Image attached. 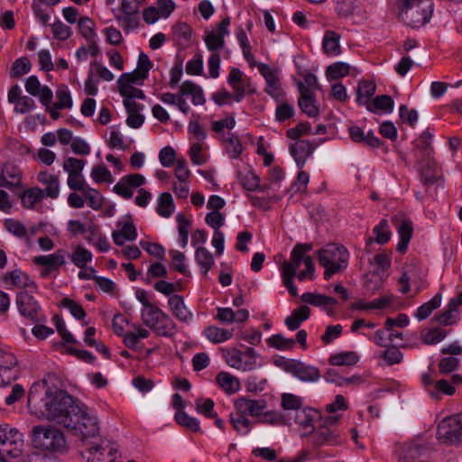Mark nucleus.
<instances>
[{"mask_svg":"<svg viewBox=\"0 0 462 462\" xmlns=\"http://www.w3.org/2000/svg\"><path fill=\"white\" fill-rule=\"evenodd\" d=\"M81 402L67 392L47 386L46 381L35 383L30 389L27 405L38 416L66 427L79 412Z\"/></svg>","mask_w":462,"mask_h":462,"instance_id":"f257e3e1","label":"nucleus"},{"mask_svg":"<svg viewBox=\"0 0 462 462\" xmlns=\"http://www.w3.org/2000/svg\"><path fill=\"white\" fill-rule=\"evenodd\" d=\"M79 411L65 428L86 447L82 456L86 457L87 462H102L103 451L107 445H105L104 439H101L99 420L83 403L79 407Z\"/></svg>","mask_w":462,"mask_h":462,"instance_id":"f03ea898","label":"nucleus"},{"mask_svg":"<svg viewBox=\"0 0 462 462\" xmlns=\"http://www.w3.org/2000/svg\"><path fill=\"white\" fill-rule=\"evenodd\" d=\"M313 249L310 243L296 244L293 247L291 258L285 261L281 268L282 282L292 296L298 295L297 287L293 283V279L299 281L312 280L315 274V264L309 254Z\"/></svg>","mask_w":462,"mask_h":462,"instance_id":"7ed1b4c3","label":"nucleus"},{"mask_svg":"<svg viewBox=\"0 0 462 462\" xmlns=\"http://www.w3.org/2000/svg\"><path fill=\"white\" fill-rule=\"evenodd\" d=\"M31 437L32 446L41 451L64 454L69 449L64 433L53 426H34Z\"/></svg>","mask_w":462,"mask_h":462,"instance_id":"20e7f679","label":"nucleus"},{"mask_svg":"<svg viewBox=\"0 0 462 462\" xmlns=\"http://www.w3.org/2000/svg\"><path fill=\"white\" fill-rule=\"evenodd\" d=\"M399 17L411 28H420L430 19L433 11L432 0H400Z\"/></svg>","mask_w":462,"mask_h":462,"instance_id":"39448f33","label":"nucleus"},{"mask_svg":"<svg viewBox=\"0 0 462 462\" xmlns=\"http://www.w3.org/2000/svg\"><path fill=\"white\" fill-rule=\"evenodd\" d=\"M349 253L339 244H328L319 249V265L325 268L323 277L328 281L336 273L344 272L348 266Z\"/></svg>","mask_w":462,"mask_h":462,"instance_id":"423d86ee","label":"nucleus"},{"mask_svg":"<svg viewBox=\"0 0 462 462\" xmlns=\"http://www.w3.org/2000/svg\"><path fill=\"white\" fill-rule=\"evenodd\" d=\"M221 351L226 363L236 370L247 372L254 370L260 365L258 363L260 356L252 347H246L245 351L236 347L223 348Z\"/></svg>","mask_w":462,"mask_h":462,"instance_id":"0eeeda50","label":"nucleus"},{"mask_svg":"<svg viewBox=\"0 0 462 462\" xmlns=\"http://www.w3.org/2000/svg\"><path fill=\"white\" fill-rule=\"evenodd\" d=\"M33 291H21L15 296V304L21 316L32 323L46 321V316L39 301L32 296Z\"/></svg>","mask_w":462,"mask_h":462,"instance_id":"6e6552de","label":"nucleus"},{"mask_svg":"<svg viewBox=\"0 0 462 462\" xmlns=\"http://www.w3.org/2000/svg\"><path fill=\"white\" fill-rule=\"evenodd\" d=\"M23 447V434L8 425H0V455L17 457Z\"/></svg>","mask_w":462,"mask_h":462,"instance_id":"1a4fd4ad","label":"nucleus"},{"mask_svg":"<svg viewBox=\"0 0 462 462\" xmlns=\"http://www.w3.org/2000/svg\"><path fill=\"white\" fill-rule=\"evenodd\" d=\"M437 436L441 443L447 445L462 443V414L442 420L438 426Z\"/></svg>","mask_w":462,"mask_h":462,"instance_id":"9d476101","label":"nucleus"},{"mask_svg":"<svg viewBox=\"0 0 462 462\" xmlns=\"http://www.w3.org/2000/svg\"><path fill=\"white\" fill-rule=\"evenodd\" d=\"M185 97H190L195 106L205 103L202 88L192 81H184L179 88V97L175 106L185 115L189 112V106L185 100Z\"/></svg>","mask_w":462,"mask_h":462,"instance_id":"9b49d317","label":"nucleus"},{"mask_svg":"<svg viewBox=\"0 0 462 462\" xmlns=\"http://www.w3.org/2000/svg\"><path fill=\"white\" fill-rule=\"evenodd\" d=\"M230 18H224L215 29L207 32L204 37L205 44L212 53L217 52L225 46V37L229 34Z\"/></svg>","mask_w":462,"mask_h":462,"instance_id":"f8f14e48","label":"nucleus"},{"mask_svg":"<svg viewBox=\"0 0 462 462\" xmlns=\"http://www.w3.org/2000/svg\"><path fill=\"white\" fill-rule=\"evenodd\" d=\"M274 364L277 366L292 373L302 381H314L318 377V370L316 368L307 366L295 360H289L281 357L274 359Z\"/></svg>","mask_w":462,"mask_h":462,"instance_id":"ddd939ff","label":"nucleus"},{"mask_svg":"<svg viewBox=\"0 0 462 462\" xmlns=\"http://www.w3.org/2000/svg\"><path fill=\"white\" fill-rule=\"evenodd\" d=\"M258 70L266 81L265 92L274 99L282 101L284 93L279 81L278 70L264 63L258 64Z\"/></svg>","mask_w":462,"mask_h":462,"instance_id":"4468645a","label":"nucleus"},{"mask_svg":"<svg viewBox=\"0 0 462 462\" xmlns=\"http://www.w3.org/2000/svg\"><path fill=\"white\" fill-rule=\"evenodd\" d=\"M318 411L310 407H303L294 414V421L301 437H308L316 429Z\"/></svg>","mask_w":462,"mask_h":462,"instance_id":"2eb2a0df","label":"nucleus"},{"mask_svg":"<svg viewBox=\"0 0 462 462\" xmlns=\"http://www.w3.org/2000/svg\"><path fill=\"white\" fill-rule=\"evenodd\" d=\"M17 364L12 353L0 348V386L10 383L17 377Z\"/></svg>","mask_w":462,"mask_h":462,"instance_id":"dca6fc26","label":"nucleus"},{"mask_svg":"<svg viewBox=\"0 0 462 462\" xmlns=\"http://www.w3.org/2000/svg\"><path fill=\"white\" fill-rule=\"evenodd\" d=\"M138 81L142 80L134 78L130 74H122L117 80L121 96L125 98H131L132 100H134V98L144 99L145 95L143 91L132 86V84L137 83Z\"/></svg>","mask_w":462,"mask_h":462,"instance_id":"f3484780","label":"nucleus"},{"mask_svg":"<svg viewBox=\"0 0 462 462\" xmlns=\"http://www.w3.org/2000/svg\"><path fill=\"white\" fill-rule=\"evenodd\" d=\"M4 282L6 284L23 289V291H37L36 283L19 269L6 273L4 276Z\"/></svg>","mask_w":462,"mask_h":462,"instance_id":"a211bd4d","label":"nucleus"},{"mask_svg":"<svg viewBox=\"0 0 462 462\" xmlns=\"http://www.w3.org/2000/svg\"><path fill=\"white\" fill-rule=\"evenodd\" d=\"M32 261L35 264L46 268L45 273H42L45 276L48 273L58 270L65 264V252L63 250H57L51 254L36 256Z\"/></svg>","mask_w":462,"mask_h":462,"instance_id":"6ab92c4d","label":"nucleus"},{"mask_svg":"<svg viewBox=\"0 0 462 462\" xmlns=\"http://www.w3.org/2000/svg\"><path fill=\"white\" fill-rule=\"evenodd\" d=\"M236 410L245 415L258 417L266 408V402L261 400H252L245 397H240L235 402Z\"/></svg>","mask_w":462,"mask_h":462,"instance_id":"aec40b11","label":"nucleus"},{"mask_svg":"<svg viewBox=\"0 0 462 462\" xmlns=\"http://www.w3.org/2000/svg\"><path fill=\"white\" fill-rule=\"evenodd\" d=\"M215 319L222 324L244 323L249 319V312L245 309L235 311L231 308L218 307Z\"/></svg>","mask_w":462,"mask_h":462,"instance_id":"412c9836","label":"nucleus"},{"mask_svg":"<svg viewBox=\"0 0 462 462\" xmlns=\"http://www.w3.org/2000/svg\"><path fill=\"white\" fill-rule=\"evenodd\" d=\"M227 83L234 90L235 100L236 102L242 101L246 93V87L249 86L244 73L237 68H232L227 77Z\"/></svg>","mask_w":462,"mask_h":462,"instance_id":"4be33fe9","label":"nucleus"},{"mask_svg":"<svg viewBox=\"0 0 462 462\" xmlns=\"http://www.w3.org/2000/svg\"><path fill=\"white\" fill-rule=\"evenodd\" d=\"M120 227L112 233L114 243L117 245H123L125 241H134L137 237L136 228L131 220L118 224Z\"/></svg>","mask_w":462,"mask_h":462,"instance_id":"5701e85b","label":"nucleus"},{"mask_svg":"<svg viewBox=\"0 0 462 462\" xmlns=\"http://www.w3.org/2000/svg\"><path fill=\"white\" fill-rule=\"evenodd\" d=\"M393 222L397 226V231L400 236V241L397 245V251L403 254L406 252L408 244L412 236V224L410 220L403 219L399 223L397 217H393Z\"/></svg>","mask_w":462,"mask_h":462,"instance_id":"b1692460","label":"nucleus"},{"mask_svg":"<svg viewBox=\"0 0 462 462\" xmlns=\"http://www.w3.org/2000/svg\"><path fill=\"white\" fill-rule=\"evenodd\" d=\"M300 97L299 98V106L303 113L309 116H316L318 115V107L315 105L314 95L310 88H306L303 83L298 85Z\"/></svg>","mask_w":462,"mask_h":462,"instance_id":"393cba45","label":"nucleus"},{"mask_svg":"<svg viewBox=\"0 0 462 462\" xmlns=\"http://www.w3.org/2000/svg\"><path fill=\"white\" fill-rule=\"evenodd\" d=\"M314 150L315 145L306 140H298L290 147L291 154L300 167H301L305 160L313 153Z\"/></svg>","mask_w":462,"mask_h":462,"instance_id":"a878e982","label":"nucleus"},{"mask_svg":"<svg viewBox=\"0 0 462 462\" xmlns=\"http://www.w3.org/2000/svg\"><path fill=\"white\" fill-rule=\"evenodd\" d=\"M38 180L45 186V189H42L45 197L51 199L58 198L60 194L58 176L49 173L48 171H41L38 174Z\"/></svg>","mask_w":462,"mask_h":462,"instance_id":"bb28decb","label":"nucleus"},{"mask_svg":"<svg viewBox=\"0 0 462 462\" xmlns=\"http://www.w3.org/2000/svg\"><path fill=\"white\" fill-rule=\"evenodd\" d=\"M168 303L173 315L180 321L187 322L192 319V313L187 309L182 296L171 295Z\"/></svg>","mask_w":462,"mask_h":462,"instance_id":"cd10ccee","label":"nucleus"},{"mask_svg":"<svg viewBox=\"0 0 462 462\" xmlns=\"http://www.w3.org/2000/svg\"><path fill=\"white\" fill-rule=\"evenodd\" d=\"M4 179L6 182V188H17L22 183L23 172L21 169L13 162H6L2 167Z\"/></svg>","mask_w":462,"mask_h":462,"instance_id":"c85d7f7f","label":"nucleus"},{"mask_svg":"<svg viewBox=\"0 0 462 462\" xmlns=\"http://www.w3.org/2000/svg\"><path fill=\"white\" fill-rule=\"evenodd\" d=\"M150 328L158 336L166 337H172L177 330L174 321L164 312L158 321H156Z\"/></svg>","mask_w":462,"mask_h":462,"instance_id":"c756f323","label":"nucleus"},{"mask_svg":"<svg viewBox=\"0 0 462 462\" xmlns=\"http://www.w3.org/2000/svg\"><path fill=\"white\" fill-rule=\"evenodd\" d=\"M234 329H226L215 325L207 327L203 335L213 344H219L230 339L234 335Z\"/></svg>","mask_w":462,"mask_h":462,"instance_id":"7c9ffc66","label":"nucleus"},{"mask_svg":"<svg viewBox=\"0 0 462 462\" xmlns=\"http://www.w3.org/2000/svg\"><path fill=\"white\" fill-rule=\"evenodd\" d=\"M218 386L227 394L237 393L241 384L239 379L227 372H220L216 377Z\"/></svg>","mask_w":462,"mask_h":462,"instance_id":"2f4dec72","label":"nucleus"},{"mask_svg":"<svg viewBox=\"0 0 462 462\" xmlns=\"http://www.w3.org/2000/svg\"><path fill=\"white\" fill-rule=\"evenodd\" d=\"M340 35L334 31H327L322 41L323 51L329 56H337L341 53L339 44Z\"/></svg>","mask_w":462,"mask_h":462,"instance_id":"473e14b6","label":"nucleus"},{"mask_svg":"<svg viewBox=\"0 0 462 462\" xmlns=\"http://www.w3.org/2000/svg\"><path fill=\"white\" fill-rule=\"evenodd\" d=\"M310 315V309L302 305L295 309L290 316L285 319V325L290 330H296L300 328V324L309 319Z\"/></svg>","mask_w":462,"mask_h":462,"instance_id":"72a5a7b5","label":"nucleus"},{"mask_svg":"<svg viewBox=\"0 0 462 462\" xmlns=\"http://www.w3.org/2000/svg\"><path fill=\"white\" fill-rule=\"evenodd\" d=\"M376 85L372 81L361 80L358 83L356 89V102L359 105L367 106L370 103V98L374 95Z\"/></svg>","mask_w":462,"mask_h":462,"instance_id":"f704fd0d","label":"nucleus"},{"mask_svg":"<svg viewBox=\"0 0 462 462\" xmlns=\"http://www.w3.org/2000/svg\"><path fill=\"white\" fill-rule=\"evenodd\" d=\"M393 100L388 95H380L374 98L373 102L367 104L368 111L377 113L379 111L391 113L393 110Z\"/></svg>","mask_w":462,"mask_h":462,"instance_id":"c9c22d12","label":"nucleus"},{"mask_svg":"<svg viewBox=\"0 0 462 462\" xmlns=\"http://www.w3.org/2000/svg\"><path fill=\"white\" fill-rule=\"evenodd\" d=\"M230 423L234 430L241 435H246L250 432L254 422L251 421L245 414L236 411V413L230 415Z\"/></svg>","mask_w":462,"mask_h":462,"instance_id":"e433bc0d","label":"nucleus"},{"mask_svg":"<svg viewBox=\"0 0 462 462\" xmlns=\"http://www.w3.org/2000/svg\"><path fill=\"white\" fill-rule=\"evenodd\" d=\"M281 406L286 411V415L291 416L292 412L295 414L297 411L302 409V400L295 394L284 393L281 396Z\"/></svg>","mask_w":462,"mask_h":462,"instance_id":"4c0bfd02","label":"nucleus"},{"mask_svg":"<svg viewBox=\"0 0 462 462\" xmlns=\"http://www.w3.org/2000/svg\"><path fill=\"white\" fill-rule=\"evenodd\" d=\"M195 259L201 268L203 275H207L208 271L213 267L215 262L212 254L205 247L199 246L195 252Z\"/></svg>","mask_w":462,"mask_h":462,"instance_id":"58836bf2","label":"nucleus"},{"mask_svg":"<svg viewBox=\"0 0 462 462\" xmlns=\"http://www.w3.org/2000/svg\"><path fill=\"white\" fill-rule=\"evenodd\" d=\"M438 168L433 161L428 160L423 162L420 169V180L424 185H432L438 179Z\"/></svg>","mask_w":462,"mask_h":462,"instance_id":"ea45409f","label":"nucleus"},{"mask_svg":"<svg viewBox=\"0 0 462 462\" xmlns=\"http://www.w3.org/2000/svg\"><path fill=\"white\" fill-rule=\"evenodd\" d=\"M350 66L345 62H335L329 65L325 71L326 79L328 81L338 80L349 74Z\"/></svg>","mask_w":462,"mask_h":462,"instance_id":"a19ab883","label":"nucleus"},{"mask_svg":"<svg viewBox=\"0 0 462 462\" xmlns=\"http://www.w3.org/2000/svg\"><path fill=\"white\" fill-rule=\"evenodd\" d=\"M223 143L225 150L231 159H236L243 152V145L237 136L228 134L224 137Z\"/></svg>","mask_w":462,"mask_h":462,"instance_id":"79ce46f5","label":"nucleus"},{"mask_svg":"<svg viewBox=\"0 0 462 462\" xmlns=\"http://www.w3.org/2000/svg\"><path fill=\"white\" fill-rule=\"evenodd\" d=\"M44 197V191L42 189L32 188L23 192L21 198L22 204L27 208H33Z\"/></svg>","mask_w":462,"mask_h":462,"instance_id":"37998d69","label":"nucleus"},{"mask_svg":"<svg viewBox=\"0 0 462 462\" xmlns=\"http://www.w3.org/2000/svg\"><path fill=\"white\" fill-rule=\"evenodd\" d=\"M441 303V295L436 294L430 300L420 306L416 311L415 317L419 320L427 319L434 310L438 309Z\"/></svg>","mask_w":462,"mask_h":462,"instance_id":"c03bdc74","label":"nucleus"},{"mask_svg":"<svg viewBox=\"0 0 462 462\" xmlns=\"http://www.w3.org/2000/svg\"><path fill=\"white\" fill-rule=\"evenodd\" d=\"M359 359L358 355L354 351L341 352L333 355L329 358V363L332 365H354Z\"/></svg>","mask_w":462,"mask_h":462,"instance_id":"a18cd8bd","label":"nucleus"},{"mask_svg":"<svg viewBox=\"0 0 462 462\" xmlns=\"http://www.w3.org/2000/svg\"><path fill=\"white\" fill-rule=\"evenodd\" d=\"M457 306L451 300L448 304V308L441 313L437 314L434 319L442 326L454 324L457 321L455 312L457 311Z\"/></svg>","mask_w":462,"mask_h":462,"instance_id":"49530a36","label":"nucleus"},{"mask_svg":"<svg viewBox=\"0 0 462 462\" xmlns=\"http://www.w3.org/2000/svg\"><path fill=\"white\" fill-rule=\"evenodd\" d=\"M70 261L79 269H83L92 261V254L89 250L79 245L70 255Z\"/></svg>","mask_w":462,"mask_h":462,"instance_id":"de8ad7c7","label":"nucleus"},{"mask_svg":"<svg viewBox=\"0 0 462 462\" xmlns=\"http://www.w3.org/2000/svg\"><path fill=\"white\" fill-rule=\"evenodd\" d=\"M152 63L149 60V57L144 53H141L138 58L136 69L129 74L135 79L143 80L147 78L148 72L152 69Z\"/></svg>","mask_w":462,"mask_h":462,"instance_id":"09e8293b","label":"nucleus"},{"mask_svg":"<svg viewBox=\"0 0 462 462\" xmlns=\"http://www.w3.org/2000/svg\"><path fill=\"white\" fill-rule=\"evenodd\" d=\"M173 210L172 196L168 192L162 193L158 199L157 213L163 217H169Z\"/></svg>","mask_w":462,"mask_h":462,"instance_id":"8fccbe9b","label":"nucleus"},{"mask_svg":"<svg viewBox=\"0 0 462 462\" xmlns=\"http://www.w3.org/2000/svg\"><path fill=\"white\" fill-rule=\"evenodd\" d=\"M163 311L154 304L148 305V307L141 310V319L144 325L151 328L162 315Z\"/></svg>","mask_w":462,"mask_h":462,"instance_id":"3c124183","label":"nucleus"},{"mask_svg":"<svg viewBox=\"0 0 462 462\" xmlns=\"http://www.w3.org/2000/svg\"><path fill=\"white\" fill-rule=\"evenodd\" d=\"M115 18L125 32H129L131 30L136 29L139 26V14H128L122 13V14H116Z\"/></svg>","mask_w":462,"mask_h":462,"instance_id":"603ef678","label":"nucleus"},{"mask_svg":"<svg viewBox=\"0 0 462 462\" xmlns=\"http://www.w3.org/2000/svg\"><path fill=\"white\" fill-rule=\"evenodd\" d=\"M174 39L180 44H187L191 39L192 31L185 23H178L172 27Z\"/></svg>","mask_w":462,"mask_h":462,"instance_id":"864d4df0","label":"nucleus"},{"mask_svg":"<svg viewBox=\"0 0 462 462\" xmlns=\"http://www.w3.org/2000/svg\"><path fill=\"white\" fill-rule=\"evenodd\" d=\"M175 420L180 426L185 427L193 432H197L200 429L199 421L196 418L190 417L183 411L176 412Z\"/></svg>","mask_w":462,"mask_h":462,"instance_id":"5fc2aeb1","label":"nucleus"},{"mask_svg":"<svg viewBox=\"0 0 462 462\" xmlns=\"http://www.w3.org/2000/svg\"><path fill=\"white\" fill-rule=\"evenodd\" d=\"M266 343L271 347L287 350L293 348L295 340L292 338H286L281 334H276L267 338Z\"/></svg>","mask_w":462,"mask_h":462,"instance_id":"6e6d98bb","label":"nucleus"},{"mask_svg":"<svg viewBox=\"0 0 462 462\" xmlns=\"http://www.w3.org/2000/svg\"><path fill=\"white\" fill-rule=\"evenodd\" d=\"M67 230L73 236L89 233L91 236L97 234V226L95 225L86 226L79 220H69L68 222Z\"/></svg>","mask_w":462,"mask_h":462,"instance_id":"4d7b16f0","label":"nucleus"},{"mask_svg":"<svg viewBox=\"0 0 462 462\" xmlns=\"http://www.w3.org/2000/svg\"><path fill=\"white\" fill-rule=\"evenodd\" d=\"M456 392L455 386L448 380L441 379L435 383L434 390L430 391V394L434 399H439V394L453 395Z\"/></svg>","mask_w":462,"mask_h":462,"instance_id":"13d9d810","label":"nucleus"},{"mask_svg":"<svg viewBox=\"0 0 462 462\" xmlns=\"http://www.w3.org/2000/svg\"><path fill=\"white\" fill-rule=\"evenodd\" d=\"M375 236V242L383 245L387 243L392 236L389 224L386 219H382L373 230Z\"/></svg>","mask_w":462,"mask_h":462,"instance_id":"bf43d9fd","label":"nucleus"},{"mask_svg":"<svg viewBox=\"0 0 462 462\" xmlns=\"http://www.w3.org/2000/svg\"><path fill=\"white\" fill-rule=\"evenodd\" d=\"M31 62L28 58L22 57L17 59L14 63L10 70L11 78H20L23 75L27 74L31 69Z\"/></svg>","mask_w":462,"mask_h":462,"instance_id":"052dcab7","label":"nucleus"},{"mask_svg":"<svg viewBox=\"0 0 462 462\" xmlns=\"http://www.w3.org/2000/svg\"><path fill=\"white\" fill-rule=\"evenodd\" d=\"M56 98L55 108L69 109L72 106L71 96L66 86H61L57 89Z\"/></svg>","mask_w":462,"mask_h":462,"instance_id":"680f3d73","label":"nucleus"},{"mask_svg":"<svg viewBox=\"0 0 462 462\" xmlns=\"http://www.w3.org/2000/svg\"><path fill=\"white\" fill-rule=\"evenodd\" d=\"M176 218H177V222H178L180 243L182 247H185L188 244L189 229L190 226V222L182 214H178Z\"/></svg>","mask_w":462,"mask_h":462,"instance_id":"e2e57ef3","label":"nucleus"},{"mask_svg":"<svg viewBox=\"0 0 462 462\" xmlns=\"http://www.w3.org/2000/svg\"><path fill=\"white\" fill-rule=\"evenodd\" d=\"M84 198L88 201V205L95 209L97 210L101 208L103 204V199L101 194L94 189L89 188L88 186L86 188L85 190L81 191Z\"/></svg>","mask_w":462,"mask_h":462,"instance_id":"0e129e2a","label":"nucleus"},{"mask_svg":"<svg viewBox=\"0 0 462 462\" xmlns=\"http://www.w3.org/2000/svg\"><path fill=\"white\" fill-rule=\"evenodd\" d=\"M196 411L208 418H216L217 413L214 411L215 403L211 399L199 398L196 400Z\"/></svg>","mask_w":462,"mask_h":462,"instance_id":"69168bd1","label":"nucleus"},{"mask_svg":"<svg viewBox=\"0 0 462 462\" xmlns=\"http://www.w3.org/2000/svg\"><path fill=\"white\" fill-rule=\"evenodd\" d=\"M388 365H393L402 362L403 358L402 353L394 346H388L380 356Z\"/></svg>","mask_w":462,"mask_h":462,"instance_id":"338daca9","label":"nucleus"},{"mask_svg":"<svg viewBox=\"0 0 462 462\" xmlns=\"http://www.w3.org/2000/svg\"><path fill=\"white\" fill-rule=\"evenodd\" d=\"M447 336V333L440 328H435L421 332L422 341L427 345H432L440 342Z\"/></svg>","mask_w":462,"mask_h":462,"instance_id":"774afa93","label":"nucleus"}]
</instances>
